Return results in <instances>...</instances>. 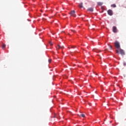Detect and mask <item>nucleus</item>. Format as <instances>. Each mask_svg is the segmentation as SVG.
<instances>
[{"label":"nucleus","instance_id":"f257e3e1","mask_svg":"<svg viewBox=\"0 0 126 126\" xmlns=\"http://www.w3.org/2000/svg\"><path fill=\"white\" fill-rule=\"evenodd\" d=\"M117 54L120 55L121 54V56H125L126 53H125V51L122 49H117L116 50Z\"/></svg>","mask_w":126,"mask_h":126},{"label":"nucleus","instance_id":"39448f33","mask_svg":"<svg viewBox=\"0 0 126 126\" xmlns=\"http://www.w3.org/2000/svg\"><path fill=\"white\" fill-rule=\"evenodd\" d=\"M113 32H114V33H117L118 32V29H117V27H113Z\"/></svg>","mask_w":126,"mask_h":126},{"label":"nucleus","instance_id":"20e7f679","mask_svg":"<svg viewBox=\"0 0 126 126\" xmlns=\"http://www.w3.org/2000/svg\"><path fill=\"white\" fill-rule=\"evenodd\" d=\"M108 14L110 15V16H112L113 15V11L111 9H109L107 11Z\"/></svg>","mask_w":126,"mask_h":126},{"label":"nucleus","instance_id":"1a4fd4ad","mask_svg":"<svg viewBox=\"0 0 126 126\" xmlns=\"http://www.w3.org/2000/svg\"><path fill=\"white\" fill-rule=\"evenodd\" d=\"M5 47H6L5 44H3L2 45V49L3 50H4V49H5Z\"/></svg>","mask_w":126,"mask_h":126},{"label":"nucleus","instance_id":"aec40b11","mask_svg":"<svg viewBox=\"0 0 126 126\" xmlns=\"http://www.w3.org/2000/svg\"><path fill=\"white\" fill-rule=\"evenodd\" d=\"M126 65V64H124V65Z\"/></svg>","mask_w":126,"mask_h":126},{"label":"nucleus","instance_id":"a211bd4d","mask_svg":"<svg viewBox=\"0 0 126 126\" xmlns=\"http://www.w3.org/2000/svg\"><path fill=\"white\" fill-rule=\"evenodd\" d=\"M109 47H110V49L112 50V46H111V45H110Z\"/></svg>","mask_w":126,"mask_h":126},{"label":"nucleus","instance_id":"2eb2a0df","mask_svg":"<svg viewBox=\"0 0 126 126\" xmlns=\"http://www.w3.org/2000/svg\"><path fill=\"white\" fill-rule=\"evenodd\" d=\"M94 52H95L96 53H99V50H94Z\"/></svg>","mask_w":126,"mask_h":126},{"label":"nucleus","instance_id":"ddd939ff","mask_svg":"<svg viewBox=\"0 0 126 126\" xmlns=\"http://www.w3.org/2000/svg\"><path fill=\"white\" fill-rule=\"evenodd\" d=\"M48 63H52V59H49V60H48Z\"/></svg>","mask_w":126,"mask_h":126},{"label":"nucleus","instance_id":"423d86ee","mask_svg":"<svg viewBox=\"0 0 126 126\" xmlns=\"http://www.w3.org/2000/svg\"><path fill=\"white\" fill-rule=\"evenodd\" d=\"M94 9L92 7L89 8L88 9V11H91V12H93V11H94Z\"/></svg>","mask_w":126,"mask_h":126},{"label":"nucleus","instance_id":"9d476101","mask_svg":"<svg viewBox=\"0 0 126 126\" xmlns=\"http://www.w3.org/2000/svg\"><path fill=\"white\" fill-rule=\"evenodd\" d=\"M97 4L98 5H100V6L102 5H103V2H97Z\"/></svg>","mask_w":126,"mask_h":126},{"label":"nucleus","instance_id":"dca6fc26","mask_svg":"<svg viewBox=\"0 0 126 126\" xmlns=\"http://www.w3.org/2000/svg\"><path fill=\"white\" fill-rule=\"evenodd\" d=\"M72 49H74V48H76V46H71V47Z\"/></svg>","mask_w":126,"mask_h":126},{"label":"nucleus","instance_id":"0eeeda50","mask_svg":"<svg viewBox=\"0 0 126 126\" xmlns=\"http://www.w3.org/2000/svg\"><path fill=\"white\" fill-rule=\"evenodd\" d=\"M79 7H80V8H82V7H83V3H80L79 5Z\"/></svg>","mask_w":126,"mask_h":126},{"label":"nucleus","instance_id":"6e6552de","mask_svg":"<svg viewBox=\"0 0 126 126\" xmlns=\"http://www.w3.org/2000/svg\"><path fill=\"white\" fill-rule=\"evenodd\" d=\"M57 49H63V46H61L60 45H58V47H57Z\"/></svg>","mask_w":126,"mask_h":126},{"label":"nucleus","instance_id":"7ed1b4c3","mask_svg":"<svg viewBox=\"0 0 126 126\" xmlns=\"http://www.w3.org/2000/svg\"><path fill=\"white\" fill-rule=\"evenodd\" d=\"M70 14L71 16H73V17H75L76 15L75 14V11L72 10L70 12Z\"/></svg>","mask_w":126,"mask_h":126},{"label":"nucleus","instance_id":"6ab92c4d","mask_svg":"<svg viewBox=\"0 0 126 126\" xmlns=\"http://www.w3.org/2000/svg\"><path fill=\"white\" fill-rule=\"evenodd\" d=\"M95 75H98V74L96 73Z\"/></svg>","mask_w":126,"mask_h":126},{"label":"nucleus","instance_id":"9b49d317","mask_svg":"<svg viewBox=\"0 0 126 126\" xmlns=\"http://www.w3.org/2000/svg\"><path fill=\"white\" fill-rule=\"evenodd\" d=\"M111 7H116L117 5L115 4H113L111 5Z\"/></svg>","mask_w":126,"mask_h":126},{"label":"nucleus","instance_id":"f8f14e48","mask_svg":"<svg viewBox=\"0 0 126 126\" xmlns=\"http://www.w3.org/2000/svg\"><path fill=\"white\" fill-rule=\"evenodd\" d=\"M80 117H82V118H84L85 117V115L81 114L80 115Z\"/></svg>","mask_w":126,"mask_h":126},{"label":"nucleus","instance_id":"f3484780","mask_svg":"<svg viewBox=\"0 0 126 126\" xmlns=\"http://www.w3.org/2000/svg\"><path fill=\"white\" fill-rule=\"evenodd\" d=\"M71 32H73V33H75V31H74L73 30H71Z\"/></svg>","mask_w":126,"mask_h":126},{"label":"nucleus","instance_id":"4468645a","mask_svg":"<svg viewBox=\"0 0 126 126\" xmlns=\"http://www.w3.org/2000/svg\"><path fill=\"white\" fill-rule=\"evenodd\" d=\"M49 44L51 46H53V42H49Z\"/></svg>","mask_w":126,"mask_h":126},{"label":"nucleus","instance_id":"f03ea898","mask_svg":"<svg viewBox=\"0 0 126 126\" xmlns=\"http://www.w3.org/2000/svg\"><path fill=\"white\" fill-rule=\"evenodd\" d=\"M115 46L116 48H117V49H118V50H119L121 47V45H120V43H119V42H118V41H116L115 42Z\"/></svg>","mask_w":126,"mask_h":126}]
</instances>
